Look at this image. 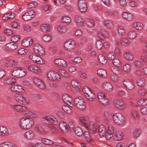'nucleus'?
<instances>
[{
  "instance_id": "f257e3e1",
  "label": "nucleus",
  "mask_w": 147,
  "mask_h": 147,
  "mask_svg": "<svg viewBox=\"0 0 147 147\" xmlns=\"http://www.w3.org/2000/svg\"><path fill=\"white\" fill-rule=\"evenodd\" d=\"M34 123L33 119L26 117L21 118L19 121V126L22 129L27 130L31 128Z\"/></svg>"
},
{
  "instance_id": "f03ea898",
  "label": "nucleus",
  "mask_w": 147,
  "mask_h": 147,
  "mask_svg": "<svg viewBox=\"0 0 147 147\" xmlns=\"http://www.w3.org/2000/svg\"><path fill=\"white\" fill-rule=\"evenodd\" d=\"M40 121L42 123L49 125H56L58 123V120L54 116L48 115L42 117Z\"/></svg>"
},
{
  "instance_id": "7ed1b4c3",
  "label": "nucleus",
  "mask_w": 147,
  "mask_h": 147,
  "mask_svg": "<svg viewBox=\"0 0 147 147\" xmlns=\"http://www.w3.org/2000/svg\"><path fill=\"white\" fill-rule=\"evenodd\" d=\"M76 106L80 110H85L86 108V105L84 100L81 97H76L74 100Z\"/></svg>"
},
{
  "instance_id": "20e7f679",
  "label": "nucleus",
  "mask_w": 147,
  "mask_h": 147,
  "mask_svg": "<svg viewBox=\"0 0 147 147\" xmlns=\"http://www.w3.org/2000/svg\"><path fill=\"white\" fill-rule=\"evenodd\" d=\"M83 91L86 98L90 102H93L94 100L95 96L89 88L84 86L83 88Z\"/></svg>"
},
{
  "instance_id": "39448f33",
  "label": "nucleus",
  "mask_w": 147,
  "mask_h": 147,
  "mask_svg": "<svg viewBox=\"0 0 147 147\" xmlns=\"http://www.w3.org/2000/svg\"><path fill=\"white\" fill-rule=\"evenodd\" d=\"M97 96L99 102L103 106H107L109 104L108 98L106 94L103 92H98Z\"/></svg>"
},
{
  "instance_id": "423d86ee",
  "label": "nucleus",
  "mask_w": 147,
  "mask_h": 147,
  "mask_svg": "<svg viewBox=\"0 0 147 147\" xmlns=\"http://www.w3.org/2000/svg\"><path fill=\"white\" fill-rule=\"evenodd\" d=\"M113 120L118 125H122L124 123L125 119L124 116L119 113H116L113 115Z\"/></svg>"
},
{
  "instance_id": "0eeeda50",
  "label": "nucleus",
  "mask_w": 147,
  "mask_h": 147,
  "mask_svg": "<svg viewBox=\"0 0 147 147\" xmlns=\"http://www.w3.org/2000/svg\"><path fill=\"white\" fill-rule=\"evenodd\" d=\"M87 129H89L91 134H95L98 133V126L94 120H89Z\"/></svg>"
},
{
  "instance_id": "6e6552de",
  "label": "nucleus",
  "mask_w": 147,
  "mask_h": 147,
  "mask_svg": "<svg viewBox=\"0 0 147 147\" xmlns=\"http://www.w3.org/2000/svg\"><path fill=\"white\" fill-rule=\"evenodd\" d=\"M29 59L34 62L40 65H43L45 63L44 60L38 55L34 53H31L29 55Z\"/></svg>"
},
{
  "instance_id": "1a4fd4ad",
  "label": "nucleus",
  "mask_w": 147,
  "mask_h": 147,
  "mask_svg": "<svg viewBox=\"0 0 147 147\" xmlns=\"http://www.w3.org/2000/svg\"><path fill=\"white\" fill-rule=\"evenodd\" d=\"M113 103L115 107L120 110H124L127 108V104L124 103L123 101L121 99H115Z\"/></svg>"
},
{
  "instance_id": "9d476101",
  "label": "nucleus",
  "mask_w": 147,
  "mask_h": 147,
  "mask_svg": "<svg viewBox=\"0 0 147 147\" xmlns=\"http://www.w3.org/2000/svg\"><path fill=\"white\" fill-rule=\"evenodd\" d=\"M14 98L15 100L21 104H26L29 102V100L27 97H25L21 94H15Z\"/></svg>"
},
{
  "instance_id": "9b49d317",
  "label": "nucleus",
  "mask_w": 147,
  "mask_h": 147,
  "mask_svg": "<svg viewBox=\"0 0 147 147\" xmlns=\"http://www.w3.org/2000/svg\"><path fill=\"white\" fill-rule=\"evenodd\" d=\"M47 78L49 80L52 81H59L60 80V77L59 74L56 71H51L47 74Z\"/></svg>"
},
{
  "instance_id": "f8f14e48",
  "label": "nucleus",
  "mask_w": 147,
  "mask_h": 147,
  "mask_svg": "<svg viewBox=\"0 0 147 147\" xmlns=\"http://www.w3.org/2000/svg\"><path fill=\"white\" fill-rule=\"evenodd\" d=\"M33 50L36 53L43 55L45 54V51L42 46L39 44H35L33 47Z\"/></svg>"
},
{
  "instance_id": "ddd939ff",
  "label": "nucleus",
  "mask_w": 147,
  "mask_h": 147,
  "mask_svg": "<svg viewBox=\"0 0 147 147\" xmlns=\"http://www.w3.org/2000/svg\"><path fill=\"white\" fill-rule=\"evenodd\" d=\"M76 46V44L71 40H69L65 42L64 47L66 50L68 51L73 50Z\"/></svg>"
},
{
  "instance_id": "4468645a",
  "label": "nucleus",
  "mask_w": 147,
  "mask_h": 147,
  "mask_svg": "<svg viewBox=\"0 0 147 147\" xmlns=\"http://www.w3.org/2000/svg\"><path fill=\"white\" fill-rule=\"evenodd\" d=\"M97 37L101 40H104L105 38L109 37V34L104 29H102L98 31L97 34Z\"/></svg>"
},
{
  "instance_id": "2eb2a0df",
  "label": "nucleus",
  "mask_w": 147,
  "mask_h": 147,
  "mask_svg": "<svg viewBox=\"0 0 147 147\" xmlns=\"http://www.w3.org/2000/svg\"><path fill=\"white\" fill-rule=\"evenodd\" d=\"M114 132V128L111 125H109L108 129L106 131V133L105 136L107 140L111 139L113 137Z\"/></svg>"
},
{
  "instance_id": "dca6fc26",
  "label": "nucleus",
  "mask_w": 147,
  "mask_h": 147,
  "mask_svg": "<svg viewBox=\"0 0 147 147\" xmlns=\"http://www.w3.org/2000/svg\"><path fill=\"white\" fill-rule=\"evenodd\" d=\"M35 136V132L32 130H29L25 132L24 135V137L26 139L30 140L34 139Z\"/></svg>"
},
{
  "instance_id": "f3484780",
  "label": "nucleus",
  "mask_w": 147,
  "mask_h": 147,
  "mask_svg": "<svg viewBox=\"0 0 147 147\" xmlns=\"http://www.w3.org/2000/svg\"><path fill=\"white\" fill-rule=\"evenodd\" d=\"M18 47V44L14 42L8 43L5 46V50L9 51H14Z\"/></svg>"
},
{
  "instance_id": "a211bd4d",
  "label": "nucleus",
  "mask_w": 147,
  "mask_h": 147,
  "mask_svg": "<svg viewBox=\"0 0 147 147\" xmlns=\"http://www.w3.org/2000/svg\"><path fill=\"white\" fill-rule=\"evenodd\" d=\"M71 84L72 86L77 91L79 92L82 91V88L80 82L77 79H74L71 80Z\"/></svg>"
},
{
  "instance_id": "6ab92c4d",
  "label": "nucleus",
  "mask_w": 147,
  "mask_h": 147,
  "mask_svg": "<svg viewBox=\"0 0 147 147\" xmlns=\"http://www.w3.org/2000/svg\"><path fill=\"white\" fill-rule=\"evenodd\" d=\"M124 86L127 89L129 90H132L134 87V86L133 82L129 80H125L123 81V82Z\"/></svg>"
},
{
  "instance_id": "aec40b11",
  "label": "nucleus",
  "mask_w": 147,
  "mask_h": 147,
  "mask_svg": "<svg viewBox=\"0 0 147 147\" xmlns=\"http://www.w3.org/2000/svg\"><path fill=\"white\" fill-rule=\"evenodd\" d=\"M33 40L31 37L26 38L22 42V45L24 47H28L32 45Z\"/></svg>"
},
{
  "instance_id": "412c9836",
  "label": "nucleus",
  "mask_w": 147,
  "mask_h": 147,
  "mask_svg": "<svg viewBox=\"0 0 147 147\" xmlns=\"http://www.w3.org/2000/svg\"><path fill=\"white\" fill-rule=\"evenodd\" d=\"M98 134L100 136L104 137L106 132V129L105 126L103 125L100 124L98 126Z\"/></svg>"
},
{
  "instance_id": "4be33fe9",
  "label": "nucleus",
  "mask_w": 147,
  "mask_h": 147,
  "mask_svg": "<svg viewBox=\"0 0 147 147\" xmlns=\"http://www.w3.org/2000/svg\"><path fill=\"white\" fill-rule=\"evenodd\" d=\"M113 138L116 141L121 140L123 138V134L121 131H117L114 133Z\"/></svg>"
},
{
  "instance_id": "5701e85b",
  "label": "nucleus",
  "mask_w": 147,
  "mask_h": 147,
  "mask_svg": "<svg viewBox=\"0 0 147 147\" xmlns=\"http://www.w3.org/2000/svg\"><path fill=\"white\" fill-rule=\"evenodd\" d=\"M102 87L104 89L107 91H112L113 88L112 84L109 82L107 81H105L103 82Z\"/></svg>"
},
{
  "instance_id": "b1692460",
  "label": "nucleus",
  "mask_w": 147,
  "mask_h": 147,
  "mask_svg": "<svg viewBox=\"0 0 147 147\" xmlns=\"http://www.w3.org/2000/svg\"><path fill=\"white\" fill-rule=\"evenodd\" d=\"M10 89L11 90L14 92H25L22 86L18 85H13L11 86Z\"/></svg>"
},
{
  "instance_id": "393cba45",
  "label": "nucleus",
  "mask_w": 147,
  "mask_h": 147,
  "mask_svg": "<svg viewBox=\"0 0 147 147\" xmlns=\"http://www.w3.org/2000/svg\"><path fill=\"white\" fill-rule=\"evenodd\" d=\"M59 127L60 129L63 132L67 133L68 131V127L65 122L63 121H60L59 123Z\"/></svg>"
},
{
  "instance_id": "a878e982",
  "label": "nucleus",
  "mask_w": 147,
  "mask_h": 147,
  "mask_svg": "<svg viewBox=\"0 0 147 147\" xmlns=\"http://www.w3.org/2000/svg\"><path fill=\"white\" fill-rule=\"evenodd\" d=\"M130 116L134 121L138 120L139 118V114L136 109H133L132 110Z\"/></svg>"
},
{
  "instance_id": "bb28decb",
  "label": "nucleus",
  "mask_w": 147,
  "mask_h": 147,
  "mask_svg": "<svg viewBox=\"0 0 147 147\" xmlns=\"http://www.w3.org/2000/svg\"><path fill=\"white\" fill-rule=\"evenodd\" d=\"M9 134L7 129L3 126L0 125V136H7Z\"/></svg>"
},
{
  "instance_id": "cd10ccee",
  "label": "nucleus",
  "mask_w": 147,
  "mask_h": 147,
  "mask_svg": "<svg viewBox=\"0 0 147 147\" xmlns=\"http://www.w3.org/2000/svg\"><path fill=\"white\" fill-rule=\"evenodd\" d=\"M75 20L78 26L82 27L84 24V20L82 18L79 16H77L75 17Z\"/></svg>"
},
{
  "instance_id": "c85d7f7f",
  "label": "nucleus",
  "mask_w": 147,
  "mask_h": 147,
  "mask_svg": "<svg viewBox=\"0 0 147 147\" xmlns=\"http://www.w3.org/2000/svg\"><path fill=\"white\" fill-rule=\"evenodd\" d=\"M55 64L60 66L65 67L67 65L66 61L62 59H56L55 60Z\"/></svg>"
},
{
  "instance_id": "c756f323",
  "label": "nucleus",
  "mask_w": 147,
  "mask_h": 147,
  "mask_svg": "<svg viewBox=\"0 0 147 147\" xmlns=\"http://www.w3.org/2000/svg\"><path fill=\"white\" fill-rule=\"evenodd\" d=\"M111 70L115 74L118 75H120L122 73V70L119 67H115L112 66L111 67Z\"/></svg>"
},
{
  "instance_id": "7c9ffc66",
  "label": "nucleus",
  "mask_w": 147,
  "mask_h": 147,
  "mask_svg": "<svg viewBox=\"0 0 147 147\" xmlns=\"http://www.w3.org/2000/svg\"><path fill=\"white\" fill-rule=\"evenodd\" d=\"M7 60L6 63V65L9 67H14L17 65L18 62L16 60L10 59Z\"/></svg>"
},
{
  "instance_id": "2f4dec72",
  "label": "nucleus",
  "mask_w": 147,
  "mask_h": 147,
  "mask_svg": "<svg viewBox=\"0 0 147 147\" xmlns=\"http://www.w3.org/2000/svg\"><path fill=\"white\" fill-rule=\"evenodd\" d=\"M79 123L81 125H83L86 128H87L88 126V122L86 121V118L83 116H80V117L79 120Z\"/></svg>"
},
{
  "instance_id": "473e14b6",
  "label": "nucleus",
  "mask_w": 147,
  "mask_h": 147,
  "mask_svg": "<svg viewBox=\"0 0 147 147\" xmlns=\"http://www.w3.org/2000/svg\"><path fill=\"white\" fill-rule=\"evenodd\" d=\"M51 26L47 24L42 25L40 27L41 30L43 32H49L51 29Z\"/></svg>"
},
{
  "instance_id": "72a5a7b5",
  "label": "nucleus",
  "mask_w": 147,
  "mask_h": 147,
  "mask_svg": "<svg viewBox=\"0 0 147 147\" xmlns=\"http://www.w3.org/2000/svg\"><path fill=\"white\" fill-rule=\"evenodd\" d=\"M28 69L29 71L36 72L39 70V68L37 66L34 64H31L28 66Z\"/></svg>"
},
{
  "instance_id": "f704fd0d",
  "label": "nucleus",
  "mask_w": 147,
  "mask_h": 147,
  "mask_svg": "<svg viewBox=\"0 0 147 147\" xmlns=\"http://www.w3.org/2000/svg\"><path fill=\"white\" fill-rule=\"evenodd\" d=\"M132 26L138 30H140L143 28V24L139 22H135L132 24Z\"/></svg>"
},
{
  "instance_id": "c9c22d12",
  "label": "nucleus",
  "mask_w": 147,
  "mask_h": 147,
  "mask_svg": "<svg viewBox=\"0 0 147 147\" xmlns=\"http://www.w3.org/2000/svg\"><path fill=\"white\" fill-rule=\"evenodd\" d=\"M12 109L14 110L17 111H21L26 109V108L24 106H22L19 105H15L13 106Z\"/></svg>"
},
{
  "instance_id": "e433bc0d",
  "label": "nucleus",
  "mask_w": 147,
  "mask_h": 147,
  "mask_svg": "<svg viewBox=\"0 0 147 147\" xmlns=\"http://www.w3.org/2000/svg\"><path fill=\"white\" fill-rule=\"evenodd\" d=\"M124 57L125 60L127 61H130L133 59V55L130 52H125L124 54Z\"/></svg>"
},
{
  "instance_id": "4c0bfd02",
  "label": "nucleus",
  "mask_w": 147,
  "mask_h": 147,
  "mask_svg": "<svg viewBox=\"0 0 147 147\" xmlns=\"http://www.w3.org/2000/svg\"><path fill=\"white\" fill-rule=\"evenodd\" d=\"M122 16L124 19L128 20H130L133 19V16L131 14L125 12L122 13Z\"/></svg>"
},
{
  "instance_id": "58836bf2",
  "label": "nucleus",
  "mask_w": 147,
  "mask_h": 147,
  "mask_svg": "<svg viewBox=\"0 0 147 147\" xmlns=\"http://www.w3.org/2000/svg\"><path fill=\"white\" fill-rule=\"evenodd\" d=\"M16 82L15 79L13 77L7 78L4 80V83L8 85L13 84Z\"/></svg>"
},
{
  "instance_id": "ea45409f",
  "label": "nucleus",
  "mask_w": 147,
  "mask_h": 147,
  "mask_svg": "<svg viewBox=\"0 0 147 147\" xmlns=\"http://www.w3.org/2000/svg\"><path fill=\"white\" fill-rule=\"evenodd\" d=\"M103 25L105 27L108 29H111L114 26L113 23L109 20H106L104 21Z\"/></svg>"
},
{
  "instance_id": "a19ab883",
  "label": "nucleus",
  "mask_w": 147,
  "mask_h": 147,
  "mask_svg": "<svg viewBox=\"0 0 147 147\" xmlns=\"http://www.w3.org/2000/svg\"><path fill=\"white\" fill-rule=\"evenodd\" d=\"M138 94L141 96H145L147 94V90L145 88H140L137 90Z\"/></svg>"
},
{
  "instance_id": "79ce46f5",
  "label": "nucleus",
  "mask_w": 147,
  "mask_h": 147,
  "mask_svg": "<svg viewBox=\"0 0 147 147\" xmlns=\"http://www.w3.org/2000/svg\"><path fill=\"white\" fill-rule=\"evenodd\" d=\"M67 30V27L61 25H59L57 28V30L60 33H64L66 32Z\"/></svg>"
},
{
  "instance_id": "37998d69",
  "label": "nucleus",
  "mask_w": 147,
  "mask_h": 147,
  "mask_svg": "<svg viewBox=\"0 0 147 147\" xmlns=\"http://www.w3.org/2000/svg\"><path fill=\"white\" fill-rule=\"evenodd\" d=\"M117 31L119 34L122 36H125L126 34L125 29L122 26H119L118 28Z\"/></svg>"
},
{
  "instance_id": "c03bdc74",
  "label": "nucleus",
  "mask_w": 147,
  "mask_h": 147,
  "mask_svg": "<svg viewBox=\"0 0 147 147\" xmlns=\"http://www.w3.org/2000/svg\"><path fill=\"white\" fill-rule=\"evenodd\" d=\"M18 77H22L24 76L27 73V71L21 67H19Z\"/></svg>"
},
{
  "instance_id": "a18cd8bd",
  "label": "nucleus",
  "mask_w": 147,
  "mask_h": 147,
  "mask_svg": "<svg viewBox=\"0 0 147 147\" xmlns=\"http://www.w3.org/2000/svg\"><path fill=\"white\" fill-rule=\"evenodd\" d=\"M30 97L35 100H39L42 98V95L40 94L31 93L30 94Z\"/></svg>"
},
{
  "instance_id": "49530a36",
  "label": "nucleus",
  "mask_w": 147,
  "mask_h": 147,
  "mask_svg": "<svg viewBox=\"0 0 147 147\" xmlns=\"http://www.w3.org/2000/svg\"><path fill=\"white\" fill-rule=\"evenodd\" d=\"M63 101L66 104L68 102L71 101V98L69 95L66 94H64L63 95Z\"/></svg>"
},
{
  "instance_id": "de8ad7c7",
  "label": "nucleus",
  "mask_w": 147,
  "mask_h": 147,
  "mask_svg": "<svg viewBox=\"0 0 147 147\" xmlns=\"http://www.w3.org/2000/svg\"><path fill=\"white\" fill-rule=\"evenodd\" d=\"M137 104L139 105L144 106L147 105V99L142 98L139 99L137 102Z\"/></svg>"
},
{
  "instance_id": "09e8293b",
  "label": "nucleus",
  "mask_w": 147,
  "mask_h": 147,
  "mask_svg": "<svg viewBox=\"0 0 147 147\" xmlns=\"http://www.w3.org/2000/svg\"><path fill=\"white\" fill-rule=\"evenodd\" d=\"M98 74L100 76L105 77L107 75L106 71L103 69H100L97 70Z\"/></svg>"
},
{
  "instance_id": "8fccbe9b",
  "label": "nucleus",
  "mask_w": 147,
  "mask_h": 147,
  "mask_svg": "<svg viewBox=\"0 0 147 147\" xmlns=\"http://www.w3.org/2000/svg\"><path fill=\"white\" fill-rule=\"evenodd\" d=\"M137 83L138 85L139 86L143 87L145 84V80L144 78H140L138 80Z\"/></svg>"
},
{
  "instance_id": "3c124183",
  "label": "nucleus",
  "mask_w": 147,
  "mask_h": 147,
  "mask_svg": "<svg viewBox=\"0 0 147 147\" xmlns=\"http://www.w3.org/2000/svg\"><path fill=\"white\" fill-rule=\"evenodd\" d=\"M104 116L105 119L107 120H110L112 118V115L107 110L104 111Z\"/></svg>"
},
{
  "instance_id": "603ef678",
  "label": "nucleus",
  "mask_w": 147,
  "mask_h": 147,
  "mask_svg": "<svg viewBox=\"0 0 147 147\" xmlns=\"http://www.w3.org/2000/svg\"><path fill=\"white\" fill-rule=\"evenodd\" d=\"M19 67H16L13 69L11 71V75L15 77H18Z\"/></svg>"
},
{
  "instance_id": "864d4df0",
  "label": "nucleus",
  "mask_w": 147,
  "mask_h": 147,
  "mask_svg": "<svg viewBox=\"0 0 147 147\" xmlns=\"http://www.w3.org/2000/svg\"><path fill=\"white\" fill-rule=\"evenodd\" d=\"M137 35V33L135 31H131L128 32L127 36L130 39H132L136 37Z\"/></svg>"
},
{
  "instance_id": "5fc2aeb1",
  "label": "nucleus",
  "mask_w": 147,
  "mask_h": 147,
  "mask_svg": "<svg viewBox=\"0 0 147 147\" xmlns=\"http://www.w3.org/2000/svg\"><path fill=\"white\" fill-rule=\"evenodd\" d=\"M79 75L80 77L84 80H86L88 78L87 74L83 70L80 71L79 72Z\"/></svg>"
},
{
  "instance_id": "6e6d98bb",
  "label": "nucleus",
  "mask_w": 147,
  "mask_h": 147,
  "mask_svg": "<svg viewBox=\"0 0 147 147\" xmlns=\"http://www.w3.org/2000/svg\"><path fill=\"white\" fill-rule=\"evenodd\" d=\"M141 133V129L138 128H136L133 131L132 135L133 137L137 138L139 136Z\"/></svg>"
},
{
  "instance_id": "4d7b16f0",
  "label": "nucleus",
  "mask_w": 147,
  "mask_h": 147,
  "mask_svg": "<svg viewBox=\"0 0 147 147\" xmlns=\"http://www.w3.org/2000/svg\"><path fill=\"white\" fill-rule=\"evenodd\" d=\"M61 21L64 23L69 24L71 21L70 18L67 16H64L61 19Z\"/></svg>"
},
{
  "instance_id": "13d9d810",
  "label": "nucleus",
  "mask_w": 147,
  "mask_h": 147,
  "mask_svg": "<svg viewBox=\"0 0 147 147\" xmlns=\"http://www.w3.org/2000/svg\"><path fill=\"white\" fill-rule=\"evenodd\" d=\"M98 59L100 62L103 64L106 63L107 61L105 57L102 55H100L98 56Z\"/></svg>"
},
{
  "instance_id": "bf43d9fd",
  "label": "nucleus",
  "mask_w": 147,
  "mask_h": 147,
  "mask_svg": "<svg viewBox=\"0 0 147 147\" xmlns=\"http://www.w3.org/2000/svg\"><path fill=\"white\" fill-rule=\"evenodd\" d=\"M122 44L124 46L128 45L130 44L129 41L126 38H123L121 39Z\"/></svg>"
},
{
  "instance_id": "052dcab7",
  "label": "nucleus",
  "mask_w": 147,
  "mask_h": 147,
  "mask_svg": "<svg viewBox=\"0 0 147 147\" xmlns=\"http://www.w3.org/2000/svg\"><path fill=\"white\" fill-rule=\"evenodd\" d=\"M42 141L44 144L48 145H51L53 143L52 141L45 138H42Z\"/></svg>"
},
{
  "instance_id": "680f3d73",
  "label": "nucleus",
  "mask_w": 147,
  "mask_h": 147,
  "mask_svg": "<svg viewBox=\"0 0 147 147\" xmlns=\"http://www.w3.org/2000/svg\"><path fill=\"white\" fill-rule=\"evenodd\" d=\"M25 116L26 117H31L32 118H35L36 117V114L31 111H29L25 113L24 114Z\"/></svg>"
},
{
  "instance_id": "e2e57ef3",
  "label": "nucleus",
  "mask_w": 147,
  "mask_h": 147,
  "mask_svg": "<svg viewBox=\"0 0 147 147\" xmlns=\"http://www.w3.org/2000/svg\"><path fill=\"white\" fill-rule=\"evenodd\" d=\"M75 133L77 136H80L82 134V131L80 128L77 127L75 129Z\"/></svg>"
},
{
  "instance_id": "0e129e2a",
  "label": "nucleus",
  "mask_w": 147,
  "mask_h": 147,
  "mask_svg": "<svg viewBox=\"0 0 147 147\" xmlns=\"http://www.w3.org/2000/svg\"><path fill=\"white\" fill-rule=\"evenodd\" d=\"M36 130L42 134H44L46 133V131L40 125H37L36 127Z\"/></svg>"
},
{
  "instance_id": "69168bd1",
  "label": "nucleus",
  "mask_w": 147,
  "mask_h": 147,
  "mask_svg": "<svg viewBox=\"0 0 147 147\" xmlns=\"http://www.w3.org/2000/svg\"><path fill=\"white\" fill-rule=\"evenodd\" d=\"M112 63L113 65L116 66V67L121 66V65L120 60L117 59H113L112 61Z\"/></svg>"
},
{
  "instance_id": "338daca9",
  "label": "nucleus",
  "mask_w": 147,
  "mask_h": 147,
  "mask_svg": "<svg viewBox=\"0 0 147 147\" xmlns=\"http://www.w3.org/2000/svg\"><path fill=\"white\" fill-rule=\"evenodd\" d=\"M22 18L24 20L27 21L30 20L31 18H32V17L30 16V15H29L26 12L23 15Z\"/></svg>"
},
{
  "instance_id": "774afa93",
  "label": "nucleus",
  "mask_w": 147,
  "mask_h": 147,
  "mask_svg": "<svg viewBox=\"0 0 147 147\" xmlns=\"http://www.w3.org/2000/svg\"><path fill=\"white\" fill-rule=\"evenodd\" d=\"M62 109L66 113L69 114L72 113V111L71 109L68 106L66 105L63 106L62 107Z\"/></svg>"
}]
</instances>
